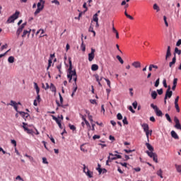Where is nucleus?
Here are the masks:
<instances>
[{
    "instance_id": "obj_1",
    "label": "nucleus",
    "mask_w": 181,
    "mask_h": 181,
    "mask_svg": "<svg viewBox=\"0 0 181 181\" xmlns=\"http://www.w3.org/2000/svg\"><path fill=\"white\" fill-rule=\"evenodd\" d=\"M69 68L68 69L67 78L69 79V83L71 82L72 78H74V81H75L74 85L76 87L74 88L72 93H76L77 91V72H76V69L73 70V64L71 63V58H69Z\"/></svg>"
},
{
    "instance_id": "obj_2",
    "label": "nucleus",
    "mask_w": 181,
    "mask_h": 181,
    "mask_svg": "<svg viewBox=\"0 0 181 181\" xmlns=\"http://www.w3.org/2000/svg\"><path fill=\"white\" fill-rule=\"evenodd\" d=\"M151 108L154 110V112L157 117H162L163 115V113L162 112V110H159V107H158L156 105H155L153 103L151 104Z\"/></svg>"
},
{
    "instance_id": "obj_3",
    "label": "nucleus",
    "mask_w": 181,
    "mask_h": 181,
    "mask_svg": "<svg viewBox=\"0 0 181 181\" xmlns=\"http://www.w3.org/2000/svg\"><path fill=\"white\" fill-rule=\"evenodd\" d=\"M146 153H147V155H148V156L151 158L156 163H158V154L156 153L149 152L147 151Z\"/></svg>"
},
{
    "instance_id": "obj_4",
    "label": "nucleus",
    "mask_w": 181,
    "mask_h": 181,
    "mask_svg": "<svg viewBox=\"0 0 181 181\" xmlns=\"http://www.w3.org/2000/svg\"><path fill=\"white\" fill-rule=\"evenodd\" d=\"M83 172L86 176H88L90 178L93 177V172L90 171L88 168L86 167V164H83Z\"/></svg>"
},
{
    "instance_id": "obj_5",
    "label": "nucleus",
    "mask_w": 181,
    "mask_h": 181,
    "mask_svg": "<svg viewBox=\"0 0 181 181\" xmlns=\"http://www.w3.org/2000/svg\"><path fill=\"white\" fill-rule=\"evenodd\" d=\"M174 122L175 123V127L176 129H179V131H181V124H180V120L177 117H174Z\"/></svg>"
},
{
    "instance_id": "obj_6",
    "label": "nucleus",
    "mask_w": 181,
    "mask_h": 181,
    "mask_svg": "<svg viewBox=\"0 0 181 181\" xmlns=\"http://www.w3.org/2000/svg\"><path fill=\"white\" fill-rule=\"evenodd\" d=\"M173 94V92L170 90V86H169L165 93V100H168V98H171Z\"/></svg>"
},
{
    "instance_id": "obj_7",
    "label": "nucleus",
    "mask_w": 181,
    "mask_h": 181,
    "mask_svg": "<svg viewBox=\"0 0 181 181\" xmlns=\"http://www.w3.org/2000/svg\"><path fill=\"white\" fill-rule=\"evenodd\" d=\"M95 49L93 48H91V52L90 53L88 54V60L90 62H93V60H94V57H95Z\"/></svg>"
},
{
    "instance_id": "obj_8",
    "label": "nucleus",
    "mask_w": 181,
    "mask_h": 181,
    "mask_svg": "<svg viewBox=\"0 0 181 181\" xmlns=\"http://www.w3.org/2000/svg\"><path fill=\"white\" fill-rule=\"evenodd\" d=\"M110 156H115V157H111V160H117V159H122V156L121 155L118 154H113L112 153H109Z\"/></svg>"
},
{
    "instance_id": "obj_9",
    "label": "nucleus",
    "mask_w": 181,
    "mask_h": 181,
    "mask_svg": "<svg viewBox=\"0 0 181 181\" xmlns=\"http://www.w3.org/2000/svg\"><path fill=\"white\" fill-rule=\"evenodd\" d=\"M170 56H172V52H170V46H168L167 52L165 54V60H168V59H169Z\"/></svg>"
},
{
    "instance_id": "obj_10",
    "label": "nucleus",
    "mask_w": 181,
    "mask_h": 181,
    "mask_svg": "<svg viewBox=\"0 0 181 181\" xmlns=\"http://www.w3.org/2000/svg\"><path fill=\"white\" fill-rule=\"evenodd\" d=\"M18 114L26 121V118L29 117V113L25 112H18Z\"/></svg>"
},
{
    "instance_id": "obj_11",
    "label": "nucleus",
    "mask_w": 181,
    "mask_h": 181,
    "mask_svg": "<svg viewBox=\"0 0 181 181\" xmlns=\"http://www.w3.org/2000/svg\"><path fill=\"white\" fill-rule=\"evenodd\" d=\"M59 95L60 103L57 101V105L58 107H63V96H62V93H59Z\"/></svg>"
},
{
    "instance_id": "obj_12",
    "label": "nucleus",
    "mask_w": 181,
    "mask_h": 181,
    "mask_svg": "<svg viewBox=\"0 0 181 181\" xmlns=\"http://www.w3.org/2000/svg\"><path fill=\"white\" fill-rule=\"evenodd\" d=\"M52 119H54V122H57V124H60L62 122V120H60V116H58V117H56L54 115H52Z\"/></svg>"
},
{
    "instance_id": "obj_13",
    "label": "nucleus",
    "mask_w": 181,
    "mask_h": 181,
    "mask_svg": "<svg viewBox=\"0 0 181 181\" xmlns=\"http://www.w3.org/2000/svg\"><path fill=\"white\" fill-rule=\"evenodd\" d=\"M171 136L174 138V139H179V135L173 130L171 132Z\"/></svg>"
},
{
    "instance_id": "obj_14",
    "label": "nucleus",
    "mask_w": 181,
    "mask_h": 181,
    "mask_svg": "<svg viewBox=\"0 0 181 181\" xmlns=\"http://www.w3.org/2000/svg\"><path fill=\"white\" fill-rule=\"evenodd\" d=\"M31 30H24L23 35H22V37H26V35H28V36H29V35H30Z\"/></svg>"
},
{
    "instance_id": "obj_15",
    "label": "nucleus",
    "mask_w": 181,
    "mask_h": 181,
    "mask_svg": "<svg viewBox=\"0 0 181 181\" xmlns=\"http://www.w3.org/2000/svg\"><path fill=\"white\" fill-rule=\"evenodd\" d=\"M132 66L135 67V69H139V67H141V62H134L132 63Z\"/></svg>"
},
{
    "instance_id": "obj_16",
    "label": "nucleus",
    "mask_w": 181,
    "mask_h": 181,
    "mask_svg": "<svg viewBox=\"0 0 181 181\" xmlns=\"http://www.w3.org/2000/svg\"><path fill=\"white\" fill-rule=\"evenodd\" d=\"M44 8H45V6L43 5L41 6V8H37L35 11L34 15H37L38 13H40V11H43Z\"/></svg>"
},
{
    "instance_id": "obj_17",
    "label": "nucleus",
    "mask_w": 181,
    "mask_h": 181,
    "mask_svg": "<svg viewBox=\"0 0 181 181\" xmlns=\"http://www.w3.org/2000/svg\"><path fill=\"white\" fill-rule=\"evenodd\" d=\"M144 132L149 130V125L146 123H144L141 125Z\"/></svg>"
},
{
    "instance_id": "obj_18",
    "label": "nucleus",
    "mask_w": 181,
    "mask_h": 181,
    "mask_svg": "<svg viewBox=\"0 0 181 181\" xmlns=\"http://www.w3.org/2000/svg\"><path fill=\"white\" fill-rule=\"evenodd\" d=\"M146 146L147 147L148 151H150L149 152H153V147L149 143H146Z\"/></svg>"
},
{
    "instance_id": "obj_19",
    "label": "nucleus",
    "mask_w": 181,
    "mask_h": 181,
    "mask_svg": "<svg viewBox=\"0 0 181 181\" xmlns=\"http://www.w3.org/2000/svg\"><path fill=\"white\" fill-rule=\"evenodd\" d=\"M158 97V93H156V91L153 90L151 92V98H153V100H156V98Z\"/></svg>"
},
{
    "instance_id": "obj_20",
    "label": "nucleus",
    "mask_w": 181,
    "mask_h": 181,
    "mask_svg": "<svg viewBox=\"0 0 181 181\" xmlns=\"http://www.w3.org/2000/svg\"><path fill=\"white\" fill-rule=\"evenodd\" d=\"M21 13L19 12V11H16V13H14V14H13L11 16L13 17V18L14 19V20H16V19H18V18H19V14H20Z\"/></svg>"
},
{
    "instance_id": "obj_21",
    "label": "nucleus",
    "mask_w": 181,
    "mask_h": 181,
    "mask_svg": "<svg viewBox=\"0 0 181 181\" xmlns=\"http://www.w3.org/2000/svg\"><path fill=\"white\" fill-rule=\"evenodd\" d=\"M34 88H35L37 94H39V93H40V88H39V86H37V83H36V82H34Z\"/></svg>"
},
{
    "instance_id": "obj_22",
    "label": "nucleus",
    "mask_w": 181,
    "mask_h": 181,
    "mask_svg": "<svg viewBox=\"0 0 181 181\" xmlns=\"http://www.w3.org/2000/svg\"><path fill=\"white\" fill-rule=\"evenodd\" d=\"M175 63H176V55L174 56V57L173 58L172 62H170L169 67H172V66H173V64H175Z\"/></svg>"
},
{
    "instance_id": "obj_23",
    "label": "nucleus",
    "mask_w": 181,
    "mask_h": 181,
    "mask_svg": "<svg viewBox=\"0 0 181 181\" xmlns=\"http://www.w3.org/2000/svg\"><path fill=\"white\" fill-rule=\"evenodd\" d=\"M91 70L92 71H97L98 70V65L94 64L91 66Z\"/></svg>"
},
{
    "instance_id": "obj_24",
    "label": "nucleus",
    "mask_w": 181,
    "mask_h": 181,
    "mask_svg": "<svg viewBox=\"0 0 181 181\" xmlns=\"http://www.w3.org/2000/svg\"><path fill=\"white\" fill-rule=\"evenodd\" d=\"M49 89L52 93H56V86H54V84L51 83L49 86Z\"/></svg>"
},
{
    "instance_id": "obj_25",
    "label": "nucleus",
    "mask_w": 181,
    "mask_h": 181,
    "mask_svg": "<svg viewBox=\"0 0 181 181\" xmlns=\"http://www.w3.org/2000/svg\"><path fill=\"white\" fill-rule=\"evenodd\" d=\"M163 173V171L162 169H159V170L157 171V175L160 176L161 179H163V175H162Z\"/></svg>"
},
{
    "instance_id": "obj_26",
    "label": "nucleus",
    "mask_w": 181,
    "mask_h": 181,
    "mask_svg": "<svg viewBox=\"0 0 181 181\" xmlns=\"http://www.w3.org/2000/svg\"><path fill=\"white\" fill-rule=\"evenodd\" d=\"M93 22H98V13H96L93 16Z\"/></svg>"
},
{
    "instance_id": "obj_27",
    "label": "nucleus",
    "mask_w": 181,
    "mask_h": 181,
    "mask_svg": "<svg viewBox=\"0 0 181 181\" xmlns=\"http://www.w3.org/2000/svg\"><path fill=\"white\" fill-rule=\"evenodd\" d=\"M176 53H177V54H179V55L181 54V50L179 49V48H177V47H175V48L174 56H175V55L176 56Z\"/></svg>"
},
{
    "instance_id": "obj_28",
    "label": "nucleus",
    "mask_w": 181,
    "mask_h": 181,
    "mask_svg": "<svg viewBox=\"0 0 181 181\" xmlns=\"http://www.w3.org/2000/svg\"><path fill=\"white\" fill-rule=\"evenodd\" d=\"M7 105H11V107H15L18 105V103L13 100H11L10 103L7 104Z\"/></svg>"
},
{
    "instance_id": "obj_29",
    "label": "nucleus",
    "mask_w": 181,
    "mask_h": 181,
    "mask_svg": "<svg viewBox=\"0 0 181 181\" xmlns=\"http://www.w3.org/2000/svg\"><path fill=\"white\" fill-rule=\"evenodd\" d=\"M22 32H23V30L18 28L16 31L17 37H19V36L21 35V33H22Z\"/></svg>"
},
{
    "instance_id": "obj_30",
    "label": "nucleus",
    "mask_w": 181,
    "mask_h": 181,
    "mask_svg": "<svg viewBox=\"0 0 181 181\" xmlns=\"http://www.w3.org/2000/svg\"><path fill=\"white\" fill-rule=\"evenodd\" d=\"M88 32H91L92 33H94V37H95V31H94V28H93V25L91 24L88 29Z\"/></svg>"
},
{
    "instance_id": "obj_31",
    "label": "nucleus",
    "mask_w": 181,
    "mask_h": 181,
    "mask_svg": "<svg viewBox=\"0 0 181 181\" xmlns=\"http://www.w3.org/2000/svg\"><path fill=\"white\" fill-rule=\"evenodd\" d=\"M7 22H8V23H13V22H15V20H14V18H13V16H11L8 18Z\"/></svg>"
},
{
    "instance_id": "obj_32",
    "label": "nucleus",
    "mask_w": 181,
    "mask_h": 181,
    "mask_svg": "<svg viewBox=\"0 0 181 181\" xmlns=\"http://www.w3.org/2000/svg\"><path fill=\"white\" fill-rule=\"evenodd\" d=\"M116 59H117V60L119 62V63H121V64H124V60L119 55H117L116 57Z\"/></svg>"
},
{
    "instance_id": "obj_33",
    "label": "nucleus",
    "mask_w": 181,
    "mask_h": 181,
    "mask_svg": "<svg viewBox=\"0 0 181 181\" xmlns=\"http://www.w3.org/2000/svg\"><path fill=\"white\" fill-rule=\"evenodd\" d=\"M8 63H14L15 62V57H9L8 59Z\"/></svg>"
},
{
    "instance_id": "obj_34",
    "label": "nucleus",
    "mask_w": 181,
    "mask_h": 181,
    "mask_svg": "<svg viewBox=\"0 0 181 181\" xmlns=\"http://www.w3.org/2000/svg\"><path fill=\"white\" fill-rule=\"evenodd\" d=\"M86 114H88L89 121H90V122H93V116L90 115V112L86 110Z\"/></svg>"
},
{
    "instance_id": "obj_35",
    "label": "nucleus",
    "mask_w": 181,
    "mask_h": 181,
    "mask_svg": "<svg viewBox=\"0 0 181 181\" xmlns=\"http://www.w3.org/2000/svg\"><path fill=\"white\" fill-rule=\"evenodd\" d=\"M153 8L155 11H157V12H159V11H160V9L159 8V6H158V4H156L153 5Z\"/></svg>"
},
{
    "instance_id": "obj_36",
    "label": "nucleus",
    "mask_w": 181,
    "mask_h": 181,
    "mask_svg": "<svg viewBox=\"0 0 181 181\" xmlns=\"http://www.w3.org/2000/svg\"><path fill=\"white\" fill-rule=\"evenodd\" d=\"M175 107L176 109L177 112H180V107H179V103H174Z\"/></svg>"
},
{
    "instance_id": "obj_37",
    "label": "nucleus",
    "mask_w": 181,
    "mask_h": 181,
    "mask_svg": "<svg viewBox=\"0 0 181 181\" xmlns=\"http://www.w3.org/2000/svg\"><path fill=\"white\" fill-rule=\"evenodd\" d=\"M95 77L96 81L98 83H100V81H101V80H103V77H101L100 78V76H98V74L95 75Z\"/></svg>"
},
{
    "instance_id": "obj_38",
    "label": "nucleus",
    "mask_w": 181,
    "mask_h": 181,
    "mask_svg": "<svg viewBox=\"0 0 181 181\" xmlns=\"http://www.w3.org/2000/svg\"><path fill=\"white\" fill-rule=\"evenodd\" d=\"M167 19H168V18H166V16H163V21H164V22H165V26L168 28V26H169V23H168Z\"/></svg>"
},
{
    "instance_id": "obj_39",
    "label": "nucleus",
    "mask_w": 181,
    "mask_h": 181,
    "mask_svg": "<svg viewBox=\"0 0 181 181\" xmlns=\"http://www.w3.org/2000/svg\"><path fill=\"white\" fill-rule=\"evenodd\" d=\"M165 118L167 119V121H169L170 122H172V119L170 118V116L169 115V114H165Z\"/></svg>"
},
{
    "instance_id": "obj_40",
    "label": "nucleus",
    "mask_w": 181,
    "mask_h": 181,
    "mask_svg": "<svg viewBox=\"0 0 181 181\" xmlns=\"http://www.w3.org/2000/svg\"><path fill=\"white\" fill-rule=\"evenodd\" d=\"M157 93H158V95H162L163 94V89H162V88L158 89Z\"/></svg>"
},
{
    "instance_id": "obj_41",
    "label": "nucleus",
    "mask_w": 181,
    "mask_h": 181,
    "mask_svg": "<svg viewBox=\"0 0 181 181\" xmlns=\"http://www.w3.org/2000/svg\"><path fill=\"white\" fill-rule=\"evenodd\" d=\"M42 88H45V90H49L50 88V86H49V83H46V87H45V84L42 83Z\"/></svg>"
},
{
    "instance_id": "obj_42",
    "label": "nucleus",
    "mask_w": 181,
    "mask_h": 181,
    "mask_svg": "<svg viewBox=\"0 0 181 181\" xmlns=\"http://www.w3.org/2000/svg\"><path fill=\"white\" fill-rule=\"evenodd\" d=\"M42 163H45V165H49V162H47V158H46L45 157H43Z\"/></svg>"
},
{
    "instance_id": "obj_43",
    "label": "nucleus",
    "mask_w": 181,
    "mask_h": 181,
    "mask_svg": "<svg viewBox=\"0 0 181 181\" xmlns=\"http://www.w3.org/2000/svg\"><path fill=\"white\" fill-rule=\"evenodd\" d=\"M10 51H11V49H8L5 53L0 54V59H2V57H4V56H6L8 54V52Z\"/></svg>"
},
{
    "instance_id": "obj_44",
    "label": "nucleus",
    "mask_w": 181,
    "mask_h": 181,
    "mask_svg": "<svg viewBox=\"0 0 181 181\" xmlns=\"http://www.w3.org/2000/svg\"><path fill=\"white\" fill-rule=\"evenodd\" d=\"M81 151H82V152H87V149H86V148H84V144H82L80 147Z\"/></svg>"
},
{
    "instance_id": "obj_45",
    "label": "nucleus",
    "mask_w": 181,
    "mask_h": 181,
    "mask_svg": "<svg viewBox=\"0 0 181 181\" xmlns=\"http://www.w3.org/2000/svg\"><path fill=\"white\" fill-rule=\"evenodd\" d=\"M122 122L124 125H128V120L127 119V117H124Z\"/></svg>"
},
{
    "instance_id": "obj_46",
    "label": "nucleus",
    "mask_w": 181,
    "mask_h": 181,
    "mask_svg": "<svg viewBox=\"0 0 181 181\" xmlns=\"http://www.w3.org/2000/svg\"><path fill=\"white\" fill-rule=\"evenodd\" d=\"M104 80H105L108 87H110V88H111V81H109V79H107V78H104Z\"/></svg>"
},
{
    "instance_id": "obj_47",
    "label": "nucleus",
    "mask_w": 181,
    "mask_h": 181,
    "mask_svg": "<svg viewBox=\"0 0 181 181\" xmlns=\"http://www.w3.org/2000/svg\"><path fill=\"white\" fill-rule=\"evenodd\" d=\"M52 63H53V62L52 61V59H49L48 60V66H47V70H49V69H50V66H52Z\"/></svg>"
},
{
    "instance_id": "obj_48",
    "label": "nucleus",
    "mask_w": 181,
    "mask_h": 181,
    "mask_svg": "<svg viewBox=\"0 0 181 181\" xmlns=\"http://www.w3.org/2000/svg\"><path fill=\"white\" fill-rule=\"evenodd\" d=\"M70 129H71V131H76V126L73 125V124H69V125Z\"/></svg>"
},
{
    "instance_id": "obj_49",
    "label": "nucleus",
    "mask_w": 181,
    "mask_h": 181,
    "mask_svg": "<svg viewBox=\"0 0 181 181\" xmlns=\"http://www.w3.org/2000/svg\"><path fill=\"white\" fill-rule=\"evenodd\" d=\"M159 81H160V78H158L156 81V82H155V84H154L155 87H159Z\"/></svg>"
},
{
    "instance_id": "obj_50",
    "label": "nucleus",
    "mask_w": 181,
    "mask_h": 181,
    "mask_svg": "<svg viewBox=\"0 0 181 181\" xmlns=\"http://www.w3.org/2000/svg\"><path fill=\"white\" fill-rule=\"evenodd\" d=\"M132 105L134 108V110H136V107H138V103L136 101H134L133 103H132Z\"/></svg>"
},
{
    "instance_id": "obj_51",
    "label": "nucleus",
    "mask_w": 181,
    "mask_h": 181,
    "mask_svg": "<svg viewBox=\"0 0 181 181\" xmlns=\"http://www.w3.org/2000/svg\"><path fill=\"white\" fill-rule=\"evenodd\" d=\"M163 87H165V88H168V84L166 83V79H163Z\"/></svg>"
},
{
    "instance_id": "obj_52",
    "label": "nucleus",
    "mask_w": 181,
    "mask_h": 181,
    "mask_svg": "<svg viewBox=\"0 0 181 181\" xmlns=\"http://www.w3.org/2000/svg\"><path fill=\"white\" fill-rule=\"evenodd\" d=\"M117 119H119V120L122 119V115H121V113H118V114L117 115Z\"/></svg>"
},
{
    "instance_id": "obj_53",
    "label": "nucleus",
    "mask_w": 181,
    "mask_h": 181,
    "mask_svg": "<svg viewBox=\"0 0 181 181\" xmlns=\"http://www.w3.org/2000/svg\"><path fill=\"white\" fill-rule=\"evenodd\" d=\"M25 26H26V23H23L21 25H20L19 28L23 30V29H25Z\"/></svg>"
},
{
    "instance_id": "obj_54",
    "label": "nucleus",
    "mask_w": 181,
    "mask_h": 181,
    "mask_svg": "<svg viewBox=\"0 0 181 181\" xmlns=\"http://www.w3.org/2000/svg\"><path fill=\"white\" fill-rule=\"evenodd\" d=\"M52 4H55V5H60V2L57 0H53Z\"/></svg>"
},
{
    "instance_id": "obj_55",
    "label": "nucleus",
    "mask_w": 181,
    "mask_h": 181,
    "mask_svg": "<svg viewBox=\"0 0 181 181\" xmlns=\"http://www.w3.org/2000/svg\"><path fill=\"white\" fill-rule=\"evenodd\" d=\"M81 47H82L83 52H86V45H84L83 42H82Z\"/></svg>"
},
{
    "instance_id": "obj_56",
    "label": "nucleus",
    "mask_w": 181,
    "mask_h": 181,
    "mask_svg": "<svg viewBox=\"0 0 181 181\" xmlns=\"http://www.w3.org/2000/svg\"><path fill=\"white\" fill-rule=\"evenodd\" d=\"M124 152H126V153H131V152H135V150L124 149Z\"/></svg>"
},
{
    "instance_id": "obj_57",
    "label": "nucleus",
    "mask_w": 181,
    "mask_h": 181,
    "mask_svg": "<svg viewBox=\"0 0 181 181\" xmlns=\"http://www.w3.org/2000/svg\"><path fill=\"white\" fill-rule=\"evenodd\" d=\"M173 86H177V78L173 79Z\"/></svg>"
},
{
    "instance_id": "obj_58",
    "label": "nucleus",
    "mask_w": 181,
    "mask_h": 181,
    "mask_svg": "<svg viewBox=\"0 0 181 181\" xmlns=\"http://www.w3.org/2000/svg\"><path fill=\"white\" fill-rule=\"evenodd\" d=\"M126 17H127L129 19H130V21H134V17H132L129 14H126Z\"/></svg>"
},
{
    "instance_id": "obj_59",
    "label": "nucleus",
    "mask_w": 181,
    "mask_h": 181,
    "mask_svg": "<svg viewBox=\"0 0 181 181\" xmlns=\"http://www.w3.org/2000/svg\"><path fill=\"white\" fill-rule=\"evenodd\" d=\"M112 160H111V156H109L108 158H107V160L106 161V165H107V166L110 165V164H108L109 163V162H111Z\"/></svg>"
},
{
    "instance_id": "obj_60",
    "label": "nucleus",
    "mask_w": 181,
    "mask_h": 181,
    "mask_svg": "<svg viewBox=\"0 0 181 181\" xmlns=\"http://www.w3.org/2000/svg\"><path fill=\"white\" fill-rule=\"evenodd\" d=\"M145 133H146V138H147L148 141H149V135H150L149 130L146 131Z\"/></svg>"
},
{
    "instance_id": "obj_61",
    "label": "nucleus",
    "mask_w": 181,
    "mask_h": 181,
    "mask_svg": "<svg viewBox=\"0 0 181 181\" xmlns=\"http://www.w3.org/2000/svg\"><path fill=\"white\" fill-rule=\"evenodd\" d=\"M129 111H131V112H132V114H135V110H134V109L132 108V106H129Z\"/></svg>"
},
{
    "instance_id": "obj_62",
    "label": "nucleus",
    "mask_w": 181,
    "mask_h": 181,
    "mask_svg": "<svg viewBox=\"0 0 181 181\" xmlns=\"http://www.w3.org/2000/svg\"><path fill=\"white\" fill-rule=\"evenodd\" d=\"M177 171L181 173V165L176 166Z\"/></svg>"
},
{
    "instance_id": "obj_63",
    "label": "nucleus",
    "mask_w": 181,
    "mask_h": 181,
    "mask_svg": "<svg viewBox=\"0 0 181 181\" xmlns=\"http://www.w3.org/2000/svg\"><path fill=\"white\" fill-rule=\"evenodd\" d=\"M90 104H97V101L95 100L90 99Z\"/></svg>"
},
{
    "instance_id": "obj_64",
    "label": "nucleus",
    "mask_w": 181,
    "mask_h": 181,
    "mask_svg": "<svg viewBox=\"0 0 181 181\" xmlns=\"http://www.w3.org/2000/svg\"><path fill=\"white\" fill-rule=\"evenodd\" d=\"M181 45V40H178V41L176 43V46L179 47Z\"/></svg>"
}]
</instances>
